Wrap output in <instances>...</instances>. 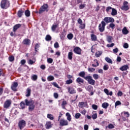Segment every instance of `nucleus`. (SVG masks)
Wrapping results in <instances>:
<instances>
[{
  "label": "nucleus",
  "instance_id": "obj_30",
  "mask_svg": "<svg viewBox=\"0 0 130 130\" xmlns=\"http://www.w3.org/2000/svg\"><path fill=\"white\" fill-rule=\"evenodd\" d=\"M109 106V104L108 103H104L102 104V107L105 109H107V107Z\"/></svg>",
  "mask_w": 130,
  "mask_h": 130
},
{
  "label": "nucleus",
  "instance_id": "obj_3",
  "mask_svg": "<svg viewBox=\"0 0 130 130\" xmlns=\"http://www.w3.org/2000/svg\"><path fill=\"white\" fill-rule=\"evenodd\" d=\"M25 105L26 106L28 107L29 111H33L34 109H35V102L33 100L29 101L28 99H25L24 101Z\"/></svg>",
  "mask_w": 130,
  "mask_h": 130
},
{
  "label": "nucleus",
  "instance_id": "obj_1",
  "mask_svg": "<svg viewBox=\"0 0 130 130\" xmlns=\"http://www.w3.org/2000/svg\"><path fill=\"white\" fill-rule=\"evenodd\" d=\"M108 23H114V18L110 17H105L99 25L98 28L100 32H102L105 31V26H106V23L108 24Z\"/></svg>",
  "mask_w": 130,
  "mask_h": 130
},
{
  "label": "nucleus",
  "instance_id": "obj_42",
  "mask_svg": "<svg viewBox=\"0 0 130 130\" xmlns=\"http://www.w3.org/2000/svg\"><path fill=\"white\" fill-rule=\"evenodd\" d=\"M37 79H38V76H37V75H33L31 76V80H32L33 81H36Z\"/></svg>",
  "mask_w": 130,
  "mask_h": 130
},
{
  "label": "nucleus",
  "instance_id": "obj_54",
  "mask_svg": "<svg viewBox=\"0 0 130 130\" xmlns=\"http://www.w3.org/2000/svg\"><path fill=\"white\" fill-rule=\"evenodd\" d=\"M122 95H123V93H122V91H119L117 93V95L119 97H121V96H122Z\"/></svg>",
  "mask_w": 130,
  "mask_h": 130
},
{
  "label": "nucleus",
  "instance_id": "obj_25",
  "mask_svg": "<svg viewBox=\"0 0 130 130\" xmlns=\"http://www.w3.org/2000/svg\"><path fill=\"white\" fill-rule=\"evenodd\" d=\"M90 37L92 41H97V36L94 34H91Z\"/></svg>",
  "mask_w": 130,
  "mask_h": 130
},
{
  "label": "nucleus",
  "instance_id": "obj_24",
  "mask_svg": "<svg viewBox=\"0 0 130 130\" xmlns=\"http://www.w3.org/2000/svg\"><path fill=\"white\" fill-rule=\"evenodd\" d=\"M113 39V37L111 36H107V40L109 43H111L112 42V40Z\"/></svg>",
  "mask_w": 130,
  "mask_h": 130
},
{
  "label": "nucleus",
  "instance_id": "obj_8",
  "mask_svg": "<svg viewBox=\"0 0 130 130\" xmlns=\"http://www.w3.org/2000/svg\"><path fill=\"white\" fill-rule=\"evenodd\" d=\"M121 10L122 11H128L129 7H128V2L125 1L123 2V6L121 7Z\"/></svg>",
  "mask_w": 130,
  "mask_h": 130
},
{
  "label": "nucleus",
  "instance_id": "obj_51",
  "mask_svg": "<svg viewBox=\"0 0 130 130\" xmlns=\"http://www.w3.org/2000/svg\"><path fill=\"white\" fill-rule=\"evenodd\" d=\"M47 62L48 63H52V62H53V59L51 58H49L47 59Z\"/></svg>",
  "mask_w": 130,
  "mask_h": 130
},
{
  "label": "nucleus",
  "instance_id": "obj_21",
  "mask_svg": "<svg viewBox=\"0 0 130 130\" xmlns=\"http://www.w3.org/2000/svg\"><path fill=\"white\" fill-rule=\"evenodd\" d=\"M127 69H128V65H124L120 68V70L123 72L124 71H127Z\"/></svg>",
  "mask_w": 130,
  "mask_h": 130
},
{
  "label": "nucleus",
  "instance_id": "obj_7",
  "mask_svg": "<svg viewBox=\"0 0 130 130\" xmlns=\"http://www.w3.org/2000/svg\"><path fill=\"white\" fill-rule=\"evenodd\" d=\"M67 125H69V122L68 120L61 118L59 120V126H67Z\"/></svg>",
  "mask_w": 130,
  "mask_h": 130
},
{
  "label": "nucleus",
  "instance_id": "obj_17",
  "mask_svg": "<svg viewBox=\"0 0 130 130\" xmlns=\"http://www.w3.org/2000/svg\"><path fill=\"white\" fill-rule=\"evenodd\" d=\"M22 26V24L18 23L16 25H15L13 26V32H16L19 28H20Z\"/></svg>",
  "mask_w": 130,
  "mask_h": 130
},
{
  "label": "nucleus",
  "instance_id": "obj_28",
  "mask_svg": "<svg viewBox=\"0 0 130 130\" xmlns=\"http://www.w3.org/2000/svg\"><path fill=\"white\" fill-rule=\"evenodd\" d=\"M67 104H68L67 101H64V100H63L61 104V107L63 109H66V106Z\"/></svg>",
  "mask_w": 130,
  "mask_h": 130
},
{
  "label": "nucleus",
  "instance_id": "obj_13",
  "mask_svg": "<svg viewBox=\"0 0 130 130\" xmlns=\"http://www.w3.org/2000/svg\"><path fill=\"white\" fill-rule=\"evenodd\" d=\"M17 87H18V82H14L11 85V89L16 92L17 91Z\"/></svg>",
  "mask_w": 130,
  "mask_h": 130
},
{
  "label": "nucleus",
  "instance_id": "obj_62",
  "mask_svg": "<svg viewBox=\"0 0 130 130\" xmlns=\"http://www.w3.org/2000/svg\"><path fill=\"white\" fill-rule=\"evenodd\" d=\"M114 45H115L114 43H112L111 44H108L107 45V47H113Z\"/></svg>",
  "mask_w": 130,
  "mask_h": 130
},
{
  "label": "nucleus",
  "instance_id": "obj_61",
  "mask_svg": "<svg viewBox=\"0 0 130 130\" xmlns=\"http://www.w3.org/2000/svg\"><path fill=\"white\" fill-rule=\"evenodd\" d=\"M92 119H96L97 118V113L94 114L92 115Z\"/></svg>",
  "mask_w": 130,
  "mask_h": 130
},
{
  "label": "nucleus",
  "instance_id": "obj_34",
  "mask_svg": "<svg viewBox=\"0 0 130 130\" xmlns=\"http://www.w3.org/2000/svg\"><path fill=\"white\" fill-rule=\"evenodd\" d=\"M73 38H74V35H73V34L72 33L69 34L67 35V38L69 40H72V39H73Z\"/></svg>",
  "mask_w": 130,
  "mask_h": 130
},
{
  "label": "nucleus",
  "instance_id": "obj_18",
  "mask_svg": "<svg viewBox=\"0 0 130 130\" xmlns=\"http://www.w3.org/2000/svg\"><path fill=\"white\" fill-rule=\"evenodd\" d=\"M76 82L79 84V85H81V84H83L85 81L83 79L81 78V77H78L76 80Z\"/></svg>",
  "mask_w": 130,
  "mask_h": 130
},
{
  "label": "nucleus",
  "instance_id": "obj_15",
  "mask_svg": "<svg viewBox=\"0 0 130 130\" xmlns=\"http://www.w3.org/2000/svg\"><path fill=\"white\" fill-rule=\"evenodd\" d=\"M78 105L79 107H81V108H83V107H88V104L87 102H79Z\"/></svg>",
  "mask_w": 130,
  "mask_h": 130
},
{
  "label": "nucleus",
  "instance_id": "obj_23",
  "mask_svg": "<svg viewBox=\"0 0 130 130\" xmlns=\"http://www.w3.org/2000/svg\"><path fill=\"white\" fill-rule=\"evenodd\" d=\"M67 116V119L68 120V121H72V116L71 115V114L70 113L68 112L66 114Z\"/></svg>",
  "mask_w": 130,
  "mask_h": 130
},
{
  "label": "nucleus",
  "instance_id": "obj_48",
  "mask_svg": "<svg viewBox=\"0 0 130 130\" xmlns=\"http://www.w3.org/2000/svg\"><path fill=\"white\" fill-rule=\"evenodd\" d=\"M118 105H121V102L119 101H117L115 103V106L116 107V106H118Z\"/></svg>",
  "mask_w": 130,
  "mask_h": 130
},
{
  "label": "nucleus",
  "instance_id": "obj_63",
  "mask_svg": "<svg viewBox=\"0 0 130 130\" xmlns=\"http://www.w3.org/2000/svg\"><path fill=\"white\" fill-rule=\"evenodd\" d=\"M54 97L55 99H57L58 98V93L57 92L54 93Z\"/></svg>",
  "mask_w": 130,
  "mask_h": 130
},
{
  "label": "nucleus",
  "instance_id": "obj_11",
  "mask_svg": "<svg viewBox=\"0 0 130 130\" xmlns=\"http://www.w3.org/2000/svg\"><path fill=\"white\" fill-rule=\"evenodd\" d=\"M22 44L26 46H29L31 44V40L29 39H25L22 41Z\"/></svg>",
  "mask_w": 130,
  "mask_h": 130
},
{
  "label": "nucleus",
  "instance_id": "obj_60",
  "mask_svg": "<svg viewBox=\"0 0 130 130\" xmlns=\"http://www.w3.org/2000/svg\"><path fill=\"white\" fill-rule=\"evenodd\" d=\"M108 128L109 129L114 128V125H113V124H110L108 125Z\"/></svg>",
  "mask_w": 130,
  "mask_h": 130
},
{
  "label": "nucleus",
  "instance_id": "obj_50",
  "mask_svg": "<svg viewBox=\"0 0 130 130\" xmlns=\"http://www.w3.org/2000/svg\"><path fill=\"white\" fill-rule=\"evenodd\" d=\"M54 47L55 48H58V47H59V44H58V42H56V43H54Z\"/></svg>",
  "mask_w": 130,
  "mask_h": 130
},
{
  "label": "nucleus",
  "instance_id": "obj_36",
  "mask_svg": "<svg viewBox=\"0 0 130 130\" xmlns=\"http://www.w3.org/2000/svg\"><path fill=\"white\" fill-rule=\"evenodd\" d=\"M47 118H49V119H50L51 120H53L54 119L53 115L51 114H47Z\"/></svg>",
  "mask_w": 130,
  "mask_h": 130
},
{
  "label": "nucleus",
  "instance_id": "obj_6",
  "mask_svg": "<svg viewBox=\"0 0 130 130\" xmlns=\"http://www.w3.org/2000/svg\"><path fill=\"white\" fill-rule=\"evenodd\" d=\"M26 126V121L25 120H21L18 123V127L19 129L22 130Z\"/></svg>",
  "mask_w": 130,
  "mask_h": 130
},
{
  "label": "nucleus",
  "instance_id": "obj_64",
  "mask_svg": "<svg viewBox=\"0 0 130 130\" xmlns=\"http://www.w3.org/2000/svg\"><path fill=\"white\" fill-rule=\"evenodd\" d=\"M84 130H88V129H89V126L88 125H87V124L84 125Z\"/></svg>",
  "mask_w": 130,
  "mask_h": 130
},
{
  "label": "nucleus",
  "instance_id": "obj_38",
  "mask_svg": "<svg viewBox=\"0 0 130 130\" xmlns=\"http://www.w3.org/2000/svg\"><path fill=\"white\" fill-rule=\"evenodd\" d=\"M102 54V51H98L95 53V56L96 57H100V56Z\"/></svg>",
  "mask_w": 130,
  "mask_h": 130
},
{
  "label": "nucleus",
  "instance_id": "obj_40",
  "mask_svg": "<svg viewBox=\"0 0 130 130\" xmlns=\"http://www.w3.org/2000/svg\"><path fill=\"white\" fill-rule=\"evenodd\" d=\"M68 58L70 60H71V59H73V53L72 52H69V53H68Z\"/></svg>",
  "mask_w": 130,
  "mask_h": 130
},
{
  "label": "nucleus",
  "instance_id": "obj_39",
  "mask_svg": "<svg viewBox=\"0 0 130 130\" xmlns=\"http://www.w3.org/2000/svg\"><path fill=\"white\" fill-rule=\"evenodd\" d=\"M81 116H82V115H81L80 113H77L76 114H75V118H76V119H79V118H80Z\"/></svg>",
  "mask_w": 130,
  "mask_h": 130
},
{
  "label": "nucleus",
  "instance_id": "obj_33",
  "mask_svg": "<svg viewBox=\"0 0 130 130\" xmlns=\"http://www.w3.org/2000/svg\"><path fill=\"white\" fill-rule=\"evenodd\" d=\"M53 80H54V77H53V76L50 75V76H48L47 81H48V82L53 81Z\"/></svg>",
  "mask_w": 130,
  "mask_h": 130
},
{
  "label": "nucleus",
  "instance_id": "obj_22",
  "mask_svg": "<svg viewBox=\"0 0 130 130\" xmlns=\"http://www.w3.org/2000/svg\"><path fill=\"white\" fill-rule=\"evenodd\" d=\"M28 64H34V63L35 62H36V58L35 57H34L32 58V59H29L28 61Z\"/></svg>",
  "mask_w": 130,
  "mask_h": 130
},
{
  "label": "nucleus",
  "instance_id": "obj_2",
  "mask_svg": "<svg viewBox=\"0 0 130 130\" xmlns=\"http://www.w3.org/2000/svg\"><path fill=\"white\" fill-rule=\"evenodd\" d=\"M85 75H86V73H85V72L82 71L79 73L78 76L79 77H81V78H83V79H84V80H86V81H87L90 85H92V86H94V85H95V83H96V81H95V80L93 79V78H92V76H85Z\"/></svg>",
  "mask_w": 130,
  "mask_h": 130
},
{
  "label": "nucleus",
  "instance_id": "obj_47",
  "mask_svg": "<svg viewBox=\"0 0 130 130\" xmlns=\"http://www.w3.org/2000/svg\"><path fill=\"white\" fill-rule=\"evenodd\" d=\"M73 83V80L72 79H69L66 81V84L67 85H70Z\"/></svg>",
  "mask_w": 130,
  "mask_h": 130
},
{
  "label": "nucleus",
  "instance_id": "obj_56",
  "mask_svg": "<svg viewBox=\"0 0 130 130\" xmlns=\"http://www.w3.org/2000/svg\"><path fill=\"white\" fill-rule=\"evenodd\" d=\"M124 116H125V117H129V113L128 112H125L124 113Z\"/></svg>",
  "mask_w": 130,
  "mask_h": 130
},
{
  "label": "nucleus",
  "instance_id": "obj_32",
  "mask_svg": "<svg viewBox=\"0 0 130 130\" xmlns=\"http://www.w3.org/2000/svg\"><path fill=\"white\" fill-rule=\"evenodd\" d=\"M51 39H52V38H51V36H50L49 35H47L45 37V40L46 41H51Z\"/></svg>",
  "mask_w": 130,
  "mask_h": 130
},
{
  "label": "nucleus",
  "instance_id": "obj_31",
  "mask_svg": "<svg viewBox=\"0 0 130 130\" xmlns=\"http://www.w3.org/2000/svg\"><path fill=\"white\" fill-rule=\"evenodd\" d=\"M105 59L106 61H107V62H108V63H111V64H112L113 62L112 61V60H111V59H110L109 57H106Z\"/></svg>",
  "mask_w": 130,
  "mask_h": 130
},
{
  "label": "nucleus",
  "instance_id": "obj_49",
  "mask_svg": "<svg viewBox=\"0 0 130 130\" xmlns=\"http://www.w3.org/2000/svg\"><path fill=\"white\" fill-rule=\"evenodd\" d=\"M109 27H110V28H112V29H114V27H115V24H114V23H113V22H111V23H110L109 24Z\"/></svg>",
  "mask_w": 130,
  "mask_h": 130
},
{
  "label": "nucleus",
  "instance_id": "obj_43",
  "mask_svg": "<svg viewBox=\"0 0 130 130\" xmlns=\"http://www.w3.org/2000/svg\"><path fill=\"white\" fill-rule=\"evenodd\" d=\"M95 69L93 68H88V71L89 73H93V72H95Z\"/></svg>",
  "mask_w": 130,
  "mask_h": 130
},
{
  "label": "nucleus",
  "instance_id": "obj_4",
  "mask_svg": "<svg viewBox=\"0 0 130 130\" xmlns=\"http://www.w3.org/2000/svg\"><path fill=\"white\" fill-rule=\"evenodd\" d=\"M49 11V6H48V4H44L43 5H42L39 9V12L37 11L36 13L41 14L43 13H44V12H47Z\"/></svg>",
  "mask_w": 130,
  "mask_h": 130
},
{
  "label": "nucleus",
  "instance_id": "obj_27",
  "mask_svg": "<svg viewBox=\"0 0 130 130\" xmlns=\"http://www.w3.org/2000/svg\"><path fill=\"white\" fill-rule=\"evenodd\" d=\"M111 15L112 16H116V15H117V11L116 9L114 8L112 9Z\"/></svg>",
  "mask_w": 130,
  "mask_h": 130
},
{
  "label": "nucleus",
  "instance_id": "obj_45",
  "mask_svg": "<svg viewBox=\"0 0 130 130\" xmlns=\"http://www.w3.org/2000/svg\"><path fill=\"white\" fill-rule=\"evenodd\" d=\"M9 61H14L15 60V57L14 56H10L9 57Z\"/></svg>",
  "mask_w": 130,
  "mask_h": 130
},
{
  "label": "nucleus",
  "instance_id": "obj_55",
  "mask_svg": "<svg viewBox=\"0 0 130 130\" xmlns=\"http://www.w3.org/2000/svg\"><path fill=\"white\" fill-rule=\"evenodd\" d=\"M123 47L126 49L128 48V44L127 43H124Z\"/></svg>",
  "mask_w": 130,
  "mask_h": 130
},
{
  "label": "nucleus",
  "instance_id": "obj_35",
  "mask_svg": "<svg viewBox=\"0 0 130 130\" xmlns=\"http://www.w3.org/2000/svg\"><path fill=\"white\" fill-rule=\"evenodd\" d=\"M25 15L26 17H30L31 13H30V11L29 10H26L24 12Z\"/></svg>",
  "mask_w": 130,
  "mask_h": 130
},
{
  "label": "nucleus",
  "instance_id": "obj_20",
  "mask_svg": "<svg viewBox=\"0 0 130 130\" xmlns=\"http://www.w3.org/2000/svg\"><path fill=\"white\" fill-rule=\"evenodd\" d=\"M122 34L124 35H126L127 34H128L129 33V31L128 30H127V28H126V27H124L122 29Z\"/></svg>",
  "mask_w": 130,
  "mask_h": 130
},
{
  "label": "nucleus",
  "instance_id": "obj_10",
  "mask_svg": "<svg viewBox=\"0 0 130 130\" xmlns=\"http://www.w3.org/2000/svg\"><path fill=\"white\" fill-rule=\"evenodd\" d=\"M73 51L74 53H76V54L81 55L82 54V49H81L79 47H76L73 49Z\"/></svg>",
  "mask_w": 130,
  "mask_h": 130
},
{
  "label": "nucleus",
  "instance_id": "obj_57",
  "mask_svg": "<svg viewBox=\"0 0 130 130\" xmlns=\"http://www.w3.org/2000/svg\"><path fill=\"white\" fill-rule=\"evenodd\" d=\"M108 69H109L108 65H105L103 67V70H104V71H107Z\"/></svg>",
  "mask_w": 130,
  "mask_h": 130
},
{
  "label": "nucleus",
  "instance_id": "obj_44",
  "mask_svg": "<svg viewBox=\"0 0 130 130\" xmlns=\"http://www.w3.org/2000/svg\"><path fill=\"white\" fill-rule=\"evenodd\" d=\"M52 85H53L54 87H55L56 88H57L58 89H60V87H59V86H58V84H57V83H56V82H55L52 83Z\"/></svg>",
  "mask_w": 130,
  "mask_h": 130
},
{
  "label": "nucleus",
  "instance_id": "obj_37",
  "mask_svg": "<svg viewBox=\"0 0 130 130\" xmlns=\"http://www.w3.org/2000/svg\"><path fill=\"white\" fill-rule=\"evenodd\" d=\"M39 47H40L39 44H38V43L36 44L35 47V51H36V52H37V51H38V50H39Z\"/></svg>",
  "mask_w": 130,
  "mask_h": 130
},
{
  "label": "nucleus",
  "instance_id": "obj_59",
  "mask_svg": "<svg viewBox=\"0 0 130 130\" xmlns=\"http://www.w3.org/2000/svg\"><path fill=\"white\" fill-rule=\"evenodd\" d=\"M81 25L80 26L79 28H80V29H85V27H86V25H85V24H83L82 23L81 24H80Z\"/></svg>",
  "mask_w": 130,
  "mask_h": 130
},
{
  "label": "nucleus",
  "instance_id": "obj_58",
  "mask_svg": "<svg viewBox=\"0 0 130 130\" xmlns=\"http://www.w3.org/2000/svg\"><path fill=\"white\" fill-rule=\"evenodd\" d=\"M85 4H81L79 6V9L80 10H82V9H84V8H85Z\"/></svg>",
  "mask_w": 130,
  "mask_h": 130
},
{
  "label": "nucleus",
  "instance_id": "obj_29",
  "mask_svg": "<svg viewBox=\"0 0 130 130\" xmlns=\"http://www.w3.org/2000/svg\"><path fill=\"white\" fill-rule=\"evenodd\" d=\"M21 109H25L26 107V104L24 102H21L20 104Z\"/></svg>",
  "mask_w": 130,
  "mask_h": 130
},
{
  "label": "nucleus",
  "instance_id": "obj_19",
  "mask_svg": "<svg viewBox=\"0 0 130 130\" xmlns=\"http://www.w3.org/2000/svg\"><path fill=\"white\" fill-rule=\"evenodd\" d=\"M52 125H53V124H51V121H48L45 124L46 128L47 129H49V128L52 127Z\"/></svg>",
  "mask_w": 130,
  "mask_h": 130
},
{
  "label": "nucleus",
  "instance_id": "obj_9",
  "mask_svg": "<svg viewBox=\"0 0 130 130\" xmlns=\"http://www.w3.org/2000/svg\"><path fill=\"white\" fill-rule=\"evenodd\" d=\"M12 105V101L11 100H7L4 104V108H6V109H9V107H11Z\"/></svg>",
  "mask_w": 130,
  "mask_h": 130
},
{
  "label": "nucleus",
  "instance_id": "obj_53",
  "mask_svg": "<svg viewBox=\"0 0 130 130\" xmlns=\"http://www.w3.org/2000/svg\"><path fill=\"white\" fill-rule=\"evenodd\" d=\"M48 51L51 53H53V52H54V51H53V49H52V48L50 47H48Z\"/></svg>",
  "mask_w": 130,
  "mask_h": 130
},
{
  "label": "nucleus",
  "instance_id": "obj_26",
  "mask_svg": "<svg viewBox=\"0 0 130 130\" xmlns=\"http://www.w3.org/2000/svg\"><path fill=\"white\" fill-rule=\"evenodd\" d=\"M31 95V89L30 88H27L26 90V97H30Z\"/></svg>",
  "mask_w": 130,
  "mask_h": 130
},
{
  "label": "nucleus",
  "instance_id": "obj_12",
  "mask_svg": "<svg viewBox=\"0 0 130 130\" xmlns=\"http://www.w3.org/2000/svg\"><path fill=\"white\" fill-rule=\"evenodd\" d=\"M58 26H59V24L58 23H54L52 25L51 27V30L53 32H54L55 30H56V28H58Z\"/></svg>",
  "mask_w": 130,
  "mask_h": 130
},
{
  "label": "nucleus",
  "instance_id": "obj_41",
  "mask_svg": "<svg viewBox=\"0 0 130 130\" xmlns=\"http://www.w3.org/2000/svg\"><path fill=\"white\" fill-rule=\"evenodd\" d=\"M92 77H93V79H94V80H98V79H99V78H100L99 75L97 74H93Z\"/></svg>",
  "mask_w": 130,
  "mask_h": 130
},
{
  "label": "nucleus",
  "instance_id": "obj_5",
  "mask_svg": "<svg viewBox=\"0 0 130 130\" xmlns=\"http://www.w3.org/2000/svg\"><path fill=\"white\" fill-rule=\"evenodd\" d=\"M1 8L3 10H7L10 7V1L9 0H2L1 2Z\"/></svg>",
  "mask_w": 130,
  "mask_h": 130
},
{
  "label": "nucleus",
  "instance_id": "obj_14",
  "mask_svg": "<svg viewBox=\"0 0 130 130\" xmlns=\"http://www.w3.org/2000/svg\"><path fill=\"white\" fill-rule=\"evenodd\" d=\"M24 13H25V12H24V11L22 9H20L17 12V17H18V18H22V16L24 15Z\"/></svg>",
  "mask_w": 130,
  "mask_h": 130
},
{
  "label": "nucleus",
  "instance_id": "obj_16",
  "mask_svg": "<svg viewBox=\"0 0 130 130\" xmlns=\"http://www.w3.org/2000/svg\"><path fill=\"white\" fill-rule=\"evenodd\" d=\"M68 90L69 94H76V90H75V88L73 87H68Z\"/></svg>",
  "mask_w": 130,
  "mask_h": 130
},
{
  "label": "nucleus",
  "instance_id": "obj_52",
  "mask_svg": "<svg viewBox=\"0 0 130 130\" xmlns=\"http://www.w3.org/2000/svg\"><path fill=\"white\" fill-rule=\"evenodd\" d=\"M112 8L110 6H109L108 7H107L106 9V11L107 12V13H108L109 12H110V10H112Z\"/></svg>",
  "mask_w": 130,
  "mask_h": 130
},
{
  "label": "nucleus",
  "instance_id": "obj_46",
  "mask_svg": "<svg viewBox=\"0 0 130 130\" xmlns=\"http://www.w3.org/2000/svg\"><path fill=\"white\" fill-rule=\"evenodd\" d=\"M92 108L94 109V110H97L98 109V106L95 104L92 105Z\"/></svg>",
  "mask_w": 130,
  "mask_h": 130
}]
</instances>
